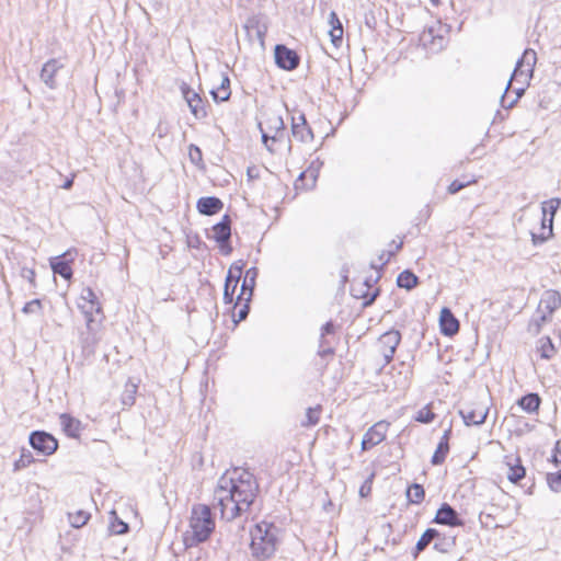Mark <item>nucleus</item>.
<instances>
[{
    "label": "nucleus",
    "mask_w": 561,
    "mask_h": 561,
    "mask_svg": "<svg viewBox=\"0 0 561 561\" xmlns=\"http://www.w3.org/2000/svg\"><path fill=\"white\" fill-rule=\"evenodd\" d=\"M257 493L259 483L248 470L236 468L231 477L222 476L215 492L221 518L230 522L247 513Z\"/></svg>",
    "instance_id": "1"
},
{
    "label": "nucleus",
    "mask_w": 561,
    "mask_h": 561,
    "mask_svg": "<svg viewBox=\"0 0 561 561\" xmlns=\"http://www.w3.org/2000/svg\"><path fill=\"white\" fill-rule=\"evenodd\" d=\"M190 528L191 531H186L184 535V543L187 548L195 547L209 539L215 530V518L208 505L195 504L192 507Z\"/></svg>",
    "instance_id": "2"
},
{
    "label": "nucleus",
    "mask_w": 561,
    "mask_h": 561,
    "mask_svg": "<svg viewBox=\"0 0 561 561\" xmlns=\"http://www.w3.org/2000/svg\"><path fill=\"white\" fill-rule=\"evenodd\" d=\"M275 531L276 527L267 523L256 524L251 529L250 549L255 559L263 561L274 554L277 543Z\"/></svg>",
    "instance_id": "3"
},
{
    "label": "nucleus",
    "mask_w": 561,
    "mask_h": 561,
    "mask_svg": "<svg viewBox=\"0 0 561 561\" xmlns=\"http://www.w3.org/2000/svg\"><path fill=\"white\" fill-rule=\"evenodd\" d=\"M28 444L37 454L43 456H50L58 449L57 438L46 431L31 432Z\"/></svg>",
    "instance_id": "4"
},
{
    "label": "nucleus",
    "mask_w": 561,
    "mask_h": 561,
    "mask_svg": "<svg viewBox=\"0 0 561 561\" xmlns=\"http://www.w3.org/2000/svg\"><path fill=\"white\" fill-rule=\"evenodd\" d=\"M211 238L218 243L221 254H231V218L229 215H224L221 220L213 226Z\"/></svg>",
    "instance_id": "5"
},
{
    "label": "nucleus",
    "mask_w": 561,
    "mask_h": 561,
    "mask_svg": "<svg viewBox=\"0 0 561 561\" xmlns=\"http://www.w3.org/2000/svg\"><path fill=\"white\" fill-rule=\"evenodd\" d=\"M101 340L99 324L93 318H89L85 322V328L80 331L79 342L82 347V352L87 355H91L95 351V346Z\"/></svg>",
    "instance_id": "6"
},
{
    "label": "nucleus",
    "mask_w": 561,
    "mask_h": 561,
    "mask_svg": "<svg viewBox=\"0 0 561 561\" xmlns=\"http://www.w3.org/2000/svg\"><path fill=\"white\" fill-rule=\"evenodd\" d=\"M400 342L401 333L398 330L391 329L380 335L378 339V348L385 359V365H388L393 359Z\"/></svg>",
    "instance_id": "7"
},
{
    "label": "nucleus",
    "mask_w": 561,
    "mask_h": 561,
    "mask_svg": "<svg viewBox=\"0 0 561 561\" xmlns=\"http://www.w3.org/2000/svg\"><path fill=\"white\" fill-rule=\"evenodd\" d=\"M275 64L278 68L293 71L299 67L300 56L283 44H277L274 48Z\"/></svg>",
    "instance_id": "8"
},
{
    "label": "nucleus",
    "mask_w": 561,
    "mask_h": 561,
    "mask_svg": "<svg viewBox=\"0 0 561 561\" xmlns=\"http://www.w3.org/2000/svg\"><path fill=\"white\" fill-rule=\"evenodd\" d=\"M536 61L537 56L535 50L526 49L523 56L516 62L511 80L507 83L506 90L510 88V84L513 80H518V77H524L525 80L531 78Z\"/></svg>",
    "instance_id": "9"
},
{
    "label": "nucleus",
    "mask_w": 561,
    "mask_h": 561,
    "mask_svg": "<svg viewBox=\"0 0 561 561\" xmlns=\"http://www.w3.org/2000/svg\"><path fill=\"white\" fill-rule=\"evenodd\" d=\"M181 92L194 117L196 119H204L207 116V111L201 95L185 82L181 84Z\"/></svg>",
    "instance_id": "10"
},
{
    "label": "nucleus",
    "mask_w": 561,
    "mask_h": 561,
    "mask_svg": "<svg viewBox=\"0 0 561 561\" xmlns=\"http://www.w3.org/2000/svg\"><path fill=\"white\" fill-rule=\"evenodd\" d=\"M459 414L467 426L481 425L485 422L489 408L481 403H473L462 407Z\"/></svg>",
    "instance_id": "11"
},
{
    "label": "nucleus",
    "mask_w": 561,
    "mask_h": 561,
    "mask_svg": "<svg viewBox=\"0 0 561 561\" xmlns=\"http://www.w3.org/2000/svg\"><path fill=\"white\" fill-rule=\"evenodd\" d=\"M76 254V250H68L58 256L51 257L50 267L54 274H58L66 280L71 279L73 272L70 264L73 261Z\"/></svg>",
    "instance_id": "12"
},
{
    "label": "nucleus",
    "mask_w": 561,
    "mask_h": 561,
    "mask_svg": "<svg viewBox=\"0 0 561 561\" xmlns=\"http://www.w3.org/2000/svg\"><path fill=\"white\" fill-rule=\"evenodd\" d=\"M389 423L386 421H380L374 424L371 427L368 428V431L365 433L363 439H362V449L368 450L376 445L380 444L385 440Z\"/></svg>",
    "instance_id": "13"
},
{
    "label": "nucleus",
    "mask_w": 561,
    "mask_h": 561,
    "mask_svg": "<svg viewBox=\"0 0 561 561\" xmlns=\"http://www.w3.org/2000/svg\"><path fill=\"white\" fill-rule=\"evenodd\" d=\"M432 523L448 527L463 526V520L460 518L457 511L448 503H443L439 506Z\"/></svg>",
    "instance_id": "14"
},
{
    "label": "nucleus",
    "mask_w": 561,
    "mask_h": 561,
    "mask_svg": "<svg viewBox=\"0 0 561 561\" xmlns=\"http://www.w3.org/2000/svg\"><path fill=\"white\" fill-rule=\"evenodd\" d=\"M257 275H259V271H257L256 267H250L249 270L245 271V275L243 277V282H242V285H241V291L237 296L234 308L241 301H243V297L245 295H247V300L251 301V298H252V295H253V290H254V287H255V284H256Z\"/></svg>",
    "instance_id": "15"
},
{
    "label": "nucleus",
    "mask_w": 561,
    "mask_h": 561,
    "mask_svg": "<svg viewBox=\"0 0 561 561\" xmlns=\"http://www.w3.org/2000/svg\"><path fill=\"white\" fill-rule=\"evenodd\" d=\"M439 327L440 332L445 336H454L459 331V320L454 316L451 310L447 307H444L440 310L439 316Z\"/></svg>",
    "instance_id": "16"
},
{
    "label": "nucleus",
    "mask_w": 561,
    "mask_h": 561,
    "mask_svg": "<svg viewBox=\"0 0 561 561\" xmlns=\"http://www.w3.org/2000/svg\"><path fill=\"white\" fill-rule=\"evenodd\" d=\"M64 67V65L55 58L49 59L46 61L41 70V80L49 88L55 89L57 87V82L55 80V77L57 72Z\"/></svg>",
    "instance_id": "17"
},
{
    "label": "nucleus",
    "mask_w": 561,
    "mask_h": 561,
    "mask_svg": "<svg viewBox=\"0 0 561 561\" xmlns=\"http://www.w3.org/2000/svg\"><path fill=\"white\" fill-rule=\"evenodd\" d=\"M196 208L201 215L213 216L224 208V203L216 196H205L198 198Z\"/></svg>",
    "instance_id": "18"
},
{
    "label": "nucleus",
    "mask_w": 561,
    "mask_h": 561,
    "mask_svg": "<svg viewBox=\"0 0 561 561\" xmlns=\"http://www.w3.org/2000/svg\"><path fill=\"white\" fill-rule=\"evenodd\" d=\"M561 306V295L559 291L550 289L546 290L540 299L538 309L543 310L548 316L559 309Z\"/></svg>",
    "instance_id": "19"
},
{
    "label": "nucleus",
    "mask_w": 561,
    "mask_h": 561,
    "mask_svg": "<svg viewBox=\"0 0 561 561\" xmlns=\"http://www.w3.org/2000/svg\"><path fill=\"white\" fill-rule=\"evenodd\" d=\"M59 420L62 426V431L66 433L67 436L72 438L79 437L83 426L78 419L71 416L68 413H62L60 414Z\"/></svg>",
    "instance_id": "20"
},
{
    "label": "nucleus",
    "mask_w": 561,
    "mask_h": 561,
    "mask_svg": "<svg viewBox=\"0 0 561 561\" xmlns=\"http://www.w3.org/2000/svg\"><path fill=\"white\" fill-rule=\"evenodd\" d=\"M507 461V479L512 483H518L526 476V469L522 465L519 457H506Z\"/></svg>",
    "instance_id": "21"
},
{
    "label": "nucleus",
    "mask_w": 561,
    "mask_h": 561,
    "mask_svg": "<svg viewBox=\"0 0 561 561\" xmlns=\"http://www.w3.org/2000/svg\"><path fill=\"white\" fill-rule=\"evenodd\" d=\"M329 24L331 26L329 31L331 42L335 47H339L343 38V25L334 11L330 13Z\"/></svg>",
    "instance_id": "22"
},
{
    "label": "nucleus",
    "mask_w": 561,
    "mask_h": 561,
    "mask_svg": "<svg viewBox=\"0 0 561 561\" xmlns=\"http://www.w3.org/2000/svg\"><path fill=\"white\" fill-rule=\"evenodd\" d=\"M420 42L424 47H428L432 50H439L444 46L445 38L443 36H435L434 30L431 27L421 33Z\"/></svg>",
    "instance_id": "23"
},
{
    "label": "nucleus",
    "mask_w": 561,
    "mask_h": 561,
    "mask_svg": "<svg viewBox=\"0 0 561 561\" xmlns=\"http://www.w3.org/2000/svg\"><path fill=\"white\" fill-rule=\"evenodd\" d=\"M291 134L301 142H310L313 140V133L308 123H298L294 119L291 122Z\"/></svg>",
    "instance_id": "24"
},
{
    "label": "nucleus",
    "mask_w": 561,
    "mask_h": 561,
    "mask_svg": "<svg viewBox=\"0 0 561 561\" xmlns=\"http://www.w3.org/2000/svg\"><path fill=\"white\" fill-rule=\"evenodd\" d=\"M560 205H561V198H557V197L551 198L549 201H545L541 204L542 216L547 217V215H549L548 230H549L550 234H553V220H554V216H556Z\"/></svg>",
    "instance_id": "25"
},
{
    "label": "nucleus",
    "mask_w": 561,
    "mask_h": 561,
    "mask_svg": "<svg viewBox=\"0 0 561 561\" xmlns=\"http://www.w3.org/2000/svg\"><path fill=\"white\" fill-rule=\"evenodd\" d=\"M541 398L536 392L527 393L517 400L518 407H520L527 413L537 412L540 408Z\"/></svg>",
    "instance_id": "26"
},
{
    "label": "nucleus",
    "mask_w": 561,
    "mask_h": 561,
    "mask_svg": "<svg viewBox=\"0 0 561 561\" xmlns=\"http://www.w3.org/2000/svg\"><path fill=\"white\" fill-rule=\"evenodd\" d=\"M433 549L440 553H449L456 545L455 536H447L438 531V536L433 541Z\"/></svg>",
    "instance_id": "27"
},
{
    "label": "nucleus",
    "mask_w": 561,
    "mask_h": 561,
    "mask_svg": "<svg viewBox=\"0 0 561 561\" xmlns=\"http://www.w3.org/2000/svg\"><path fill=\"white\" fill-rule=\"evenodd\" d=\"M210 94L215 102H225L229 100L231 91L230 79L227 75L221 76L220 85L216 90H211Z\"/></svg>",
    "instance_id": "28"
},
{
    "label": "nucleus",
    "mask_w": 561,
    "mask_h": 561,
    "mask_svg": "<svg viewBox=\"0 0 561 561\" xmlns=\"http://www.w3.org/2000/svg\"><path fill=\"white\" fill-rule=\"evenodd\" d=\"M438 536V530L435 528H427L417 540L413 556L416 558L420 552L424 551Z\"/></svg>",
    "instance_id": "29"
},
{
    "label": "nucleus",
    "mask_w": 561,
    "mask_h": 561,
    "mask_svg": "<svg viewBox=\"0 0 561 561\" xmlns=\"http://www.w3.org/2000/svg\"><path fill=\"white\" fill-rule=\"evenodd\" d=\"M551 319V316H548L543 310L537 309L534 317L530 319L528 323V332L531 334H539L542 325Z\"/></svg>",
    "instance_id": "30"
},
{
    "label": "nucleus",
    "mask_w": 561,
    "mask_h": 561,
    "mask_svg": "<svg viewBox=\"0 0 561 561\" xmlns=\"http://www.w3.org/2000/svg\"><path fill=\"white\" fill-rule=\"evenodd\" d=\"M417 284V276L409 270L401 272L397 277L398 287L404 288L407 290L413 289Z\"/></svg>",
    "instance_id": "31"
},
{
    "label": "nucleus",
    "mask_w": 561,
    "mask_h": 561,
    "mask_svg": "<svg viewBox=\"0 0 561 561\" xmlns=\"http://www.w3.org/2000/svg\"><path fill=\"white\" fill-rule=\"evenodd\" d=\"M448 453H449V443H447L446 439H444V442L439 440V443L436 447V450L434 451L432 459H431L432 465H434V466L442 465L445 461Z\"/></svg>",
    "instance_id": "32"
},
{
    "label": "nucleus",
    "mask_w": 561,
    "mask_h": 561,
    "mask_svg": "<svg viewBox=\"0 0 561 561\" xmlns=\"http://www.w3.org/2000/svg\"><path fill=\"white\" fill-rule=\"evenodd\" d=\"M425 496L424 488L419 483H413L407 490V497L410 503L420 504Z\"/></svg>",
    "instance_id": "33"
},
{
    "label": "nucleus",
    "mask_w": 561,
    "mask_h": 561,
    "mask_svg": "<svg viewBox=\"0 0 561 561\" xmlns=\"http://www.w3.org/2000/svg\"><path fill=\"white\" fill-rule=\"evenodd\" d=\"M35 461L33 454L25 448H22L20 458L14 461L13 463V470L20 471L26 467H28L31 463Z\"/></svg>",
    "instance_id": "34"
},
{
    "label": "nucleus",
    "mask_w": 561,
    "mask_h": 561,
    "mask_svg": "<svg viewBox=\"0 0 561 561\" xmlns=\"http://www.w3.org/2000/svg\"><path fill=\"white\" fill-rule=\"evenodd\" d=\"M69 523L75 528H81L90 519V514L85 511H77L76 513L68 514Z\"/></svg>",
    "instance_id": "35"
},
{
    "label": "nucleus",
    "mask_w": 561,
    "mask_h": 561,
    "mask_svg": "<svg viewBox=\"0 0 561 561\" xmlns=\"http://www.w3.org/2000/svg\"><path fill=\"white\" fill-rule=\"evenodd\" d=\"M539 343H540L539 351H540L541 357L545 359L552 358L557 351H556V347H554L551 339L549 336L541 337L539 340Z\"/></svg>",
    "instance_id": "36"
},
{
    "label": "nucleus",
    "mask_w": 561,
    "mask_h": 561,
    "mask_svg": "<svg viewBox=\"0 0 561 561\" xmlns=\"http://www.w3.org/2000/svg\"><path fill=\"white\" fill-rule=\"evenodd\" d=\"M435 417L436 414L432 411L431 404H427L417 411L414 420L422 424H430Z\"/></svg>",
    "instance_id": "37"
},
{
    "label": "nucleus",
    "mask_w": 561,
    "mask_h": 561,
    "mask_svg": "<svg viewBox=\"0 0 561 561\" xmlns=\"http://www.w3.org/2000/svg\"><path fill=\"white\" fill-rule=\"evenodd\" d=\"M546 480L549 489L552 492L560 493L561 492V470L557 472H548L546 476Z\"/></svg>",
    "instance_id": "38"
},
{
    "label": "nucleus",
    "mask_w": 561,
    "mask_h": 561,
    "mask_svg": "<svg viewBox=\"0 0 561 561\" xmlns=\"http://www.w3.org/2000/svg\"><path fill=\"white\" fill-rule=\"evenodd\" d=\"M137 392V386L135 383H127L122 394V403L125 407H131L135 403V396Z\"/></svg>",
    "instance_id": "39"
},
{
    "label": "nucleus",
    "mask_w": 561,
    "mask_h": 561,
    "mask_svg": "<svg viewBox=\"0 0 561 561\" xmlns=\"http://www.w3.org/2000/svg\"><path fill=\"white\" fill-rule=\"evenodd\" d=\"M238 285H239L238 282L229 283L228 280H225L222 298H224V302L226 305H231L233 302L234 294L238 288Z\"/></svg>",
    "instance_id": "40"
},
{
    "label": "nucleus",
    "mask_w": 561,
    "mask_h": 561,
    "mask_svg": "<svg viewBox=\"0 0 561 561\" xmlns=\"http://www.w3.org/2000/svg\"><path fill=\"white\" fill-rule=\"evenodd\" d=\"M78 308L83 312V314L85 316V322L88 321L89 318H93L92 314L93 312H101V305L100 304H88V302H79L78 304Z\"/></svg>",
    "instance_id": "41"
},
{
    "label": "nucleus",
    "mask_w": 561,
    "mask_h": 561,
    "mask_svg": "<svg viewBox=\"0 0 561 561\" xmlns=\"http://www.w3.org/2000/svg\"><path fill=\"white\" fill-rule=\"evenodd\" d=\"M110 530L115 535H123L129 530V526L115 515V519L110 525Z\"/></svg>",
    "instance_id": "42"
},
{
    "label": "nucleus",
    "mask_w": 561,
    "mask_h": 561,
    "mask_svg": "<svg viewBox=\"0 0 561 561\" xmlns=\"http://www.w3.org/2000/svg\"><path fill=\"white\" fill-rule=\"evenodd\" d=\"M188 158L193 164L197 167L201 165L203 163V152L201 148L191 144L188 147Z\"/></svg>",
    "instance_id": "43"
},
{
    "label": "nucleus",
    "mask_w": 561,
    "mask_h": 561,
    "mask_svg": "<svg viewBox=\"0 0 561 561\" xmlns=\"http://www.w3.org/2000/svg\"><path fill=\"white\" fill-rule=\"evenodd\" d=\"M42 309V301L39 299H33L24 305L22 312L25 314L41 313Z\"/></svg>",
    "instance_id": "44"
},
{
    "label": "nucleus",
    "mask_w": 561,
    "mask_h": 561,
    "mask_svg": "<svg viewBox=\"0 0 561 561\" xmlns=\"http://www.w3.org/2000/svg\"><path fill=\"white\" fill-rule=\"evenodd\" d=\"M320 408H308L306 412L307 422L302 425L312 426L319 422Z\"/></svg>",
    "instance_id": "45"
},
{
    "label": "nucleus",
    "mask_w": 561,
    "mask_h": 561,
    "mask_svg": "<svg viewBox=\"0 0 561 561\" xmlns=\"http://www.w3.org/2000/svg\"><path fill=\"white\" fill-rule=\"evenodd\" d=\"M244 304L243 306L238 310V313H233V322L239 323L247 319L249 312H250V301L247 300V297H243Z\"/></svg>",
    "instance_id": "46"
},
{
    "label": "nucleus",
    "mask_w": 561,
    "mask_h": 561,
    "mask_svg": "<svg viewBox=\"0 0 561 561\" xmlns=\"http://www.w3.org/2000/svg\"><path fill=\"white\" fill-rule=\"evenodd\" d=\"M80 301H84L88 304H100L98 301V297H96L95 293L90 287H85L82 289L81 295H80Z\"/></svg>",
    "instance_id": "47"
},
{
    "label": "nucleus",
    "mask_w": 561,
    "mask_h": 561,
    "mask_svg": "<svg viewBox=\"0 0 561 561\" xmlns=\"http://www.w3.org/2000/svg\"><path fill=\"white\" fill-rule=\"evenodd\" d=\"M374 477L375 474L371 473L365 481L364 483L360 485L359 488V495L362 497H367L370 492H371V484H373V480H374Z\"/></svg>",
    "instance_id": "48"
},
{
    "label": "nucleus",
    "mask_w": 561,
    "mask_h": 561,
    "mask_svg": "<svg viewBox=\"0 0 561 561\" xmlns=\"http://www.w3.org/2000/svg\"><path fill=\"white\" fill-rule=\"evenodd\" d=\"M35 276H36V274L33 268L22 267L21 277L26 279L31 284L32 287L36 286Z\"/></svg>",
    "instance_id": "49"
},
{
    "label": "nucleus",
    "mask_w": 561,
    "mask_h": 561,
    "mask_svg": "<svg viewBox=\"0 0 561 561\" xmlns=\"http://www.w3.org/2000/svg\"><path fill=\"white\" fill-rule=\"evenodd\" d=\"M268 122L271 123L270 128H274L276 134L278 131H283L285 129L284 121H283L282 116H279V115H274L273 117H271L268 119Z\"/></svg>",
    "instance_id": "50"
},
{
    "label": "nucleus",
    "mask_w": 561,
    "mask_h": 561,
    "mask_svg": "<svg viewBox=\"0 0 561 561\" xmlns=\"http://www.w3.org/2000/svg\"><path fill=\"white\" fill-rule=\"evenodd\" d=\"M531 242L535 247L545 243L547 240H549L553 234H550L549 232L547 234L542 233H535L531 232Z\"/></svg>",
    "instance_id": "51"
},
{
    "label": "nucleus",
    "mask_w": 561,
    "mask_h": 561,
    "mask_svg": "<svg viewBox=\"0 0 561 561\" xmlns=\"http://www.w3.org/2000/svg\"><path fill=\"white\" fill-rule=\"evenodd\" d=\"M470 184V181L468 182H460L459 180L453 181L448 186V193L449 194H456L460 192L462 188H465L467 185Z\"/></svg>",
    "instance_id": "52"
},
{
    "label": "nucleus",
    "mask_w": 561,
    "mask_h": 561,
    "mask_svg": "<svg viewBox=\"0 0 561 561\" xmlns=\"http://www.w3.org/2000/svg\"><path fill=\"white\" fill-rule=\"evenodd\" d=\"M515 93H516V98L512 102H510L507 105H505V93L502 95L501 104H502L503 107H507V108L513 107L514 104L517 102V100L519 98H522V95L525 93V88L524 87L517 88L515 90Z\"/></svg>",
    "instance_id": "53"
},
{
    "label": "nucleus",
    "mask_w": 561,
    "mask_h": 561,
    "mask_svg": "<svg viewBox=\"0 0 561 561\" xmlns=\"http://www.w3.org/2000/svg\"><path fill=\"white\" fill-rule=\"evenodd\" d=\"M334 331H335V325H334L333 321H328L321 328V335H323V336L332 335V334H334Z\"/></svg>",
    "instance_id": "54"
},
{
    "label": "nucleus",
    "mask_w": 561,
    "mask_h": 561,
    "mask_svg": "<svg viewBox=\"0 0 561 561\" xmlns=\"http://www.w3.org/2000/svg\"><path fill=\"white\" fill-rule=\"evenodd\" d=\"M259 127H260V130H261V137H262V142L267 146V142L268 141H276V134L273 135V136H270L262 127V124H259Z\"/></svg>",
    "instance_id": "55"
},
{
    "label": "nucleus",
    "mask_w": 561,
    "mask_h": 561,
    "mask_svg": "<svg viewBox=\"0 0 561 561\" xmlns=\"http://www.w3.org/2000/svg\"><path fill=\"white\" fill-rule=\"evenodd\" d=\"M379 289L376 288L370 295H367V296H363L364 297V306L367 307V306H370L371 304H374V301L376 300V298L378 297L379 295Z\"/></svg>",
    "instance_id": "56"
},
{
    "label": "nucleus",
    "mask_w": 561,
    "mask_h": 561,
    "mask_svg": "<svg viewBox=\"0 0 561 561\" xmlns=\"http://www.w3.org/2000/svg\"><path fill=\"white\" fill-rule=\"evenodd\" d=\"M333 354H334V348L331 345H329L327 347L319 346V350H318L319 356L327 357V356L333 355Z\"/></svg>",
    "instance_id": "57"
},
{
    "label": "nucleus",
    "mask_w": 561,
    "mask_h": 561,
    "mask_svg": "<svg viewBox=\"0 0 561 561\" xmlns=\"http://www.w3.org/2000/svg\"><path fill=\"white\" fill-rule=\"evenodd\" d=\"M241 275L239 273H236L231 270H228L227 276L225 280H228L229 283L240 282Z\"/></svg>",
    "instance_id": "58"
},
{
    "label": "nucleus",
    "mask_w": 561,
    "mask_h": 561,
    "mask_svg": "<svg viewBox=\"0 0 561 561\" xmlns=\"http://www.w3.org/2000/svg\"><path fill=\"white\" fill-rule=\"evenodd\" d=\"M243 265L244 264L242 261H237L229 267V270L239 273V275H242Z\"/></svg>",
    "instance_id": "59"
},
{
    "label": "nucleus",
    "mask_w": 561,
    "mask_h": 561,
    "mask_svg": "<svg viewBox=\"0 0 561 561\" xmlns=\"http://www.w3.org/2000/svg\"><path fill=\"white\" fill-rule=\"evenodd\" d=\"M394 254L393 251H388V252H382L379 256V261L381 262V264H386L390 257Z\"/></svg>",
    "instance_id": "60"
},
{
    "label": "nucleus",
    "mask_w": 561,
    "mask_h": 561,
    "mask_svg": "<svg viewBox=\"0 0 561 561\" xmlns=\"http://www.w3.org/2000/svg\"><path fill=\"white\" fill-rule=\"evenodd\" d=\"M450 436H451V426H449L443 434V436L440 437V440L444 442V439H446L447 443H449V439H450Z\"/></svg>",
    "instance_id": "61"
},
{
    "label": "nucleus",
    "mask_w": 561,
    "mask_h": 561,
    "mask_svg": "<svg viewBox=\"0 0 561 561\" xmlns=\"http://www.w3.org/2000/svg\"><path fill=\"white\" fill-rule=\"evenodd\" d=\"M331 345L330 341L327 339V336H323V335H320V340H319V346H323V347H327Z\"/></svg>",
    "instance_id": "62"
},
{
    "label": "nucleus",
    "mask_w": 561,
    "mask_h": 561,
    "mask_svg": "<svg viewBox=\"0 0 561 561\" xmlns=\"http://www.w3.org/2000/svg\"><path fill=\"white\" fill-rule=\"evenodd\" d=\"M72 185H73V179L71 178V179H67L65 181V183L61 185V187L65 190H70L72 187Z\"/></svg>",
    "instance_id": "63"
},
{
    "label": "nucleus",
    "mask_w": 561,
    "mask_h": 561,
    "mask_svg": "<svg viewBox=\"0 0 561 561\" xmlns=\"http://www.w3.org/2000/svg\"><path fill=\"white\" fill-rule=\"evenodd\" d=\"M551 461L554 463L556 467L561 465V458H559L557 454L552 455Z\"/></svg>",
    "instance_id": "64"
}]
</instances>
